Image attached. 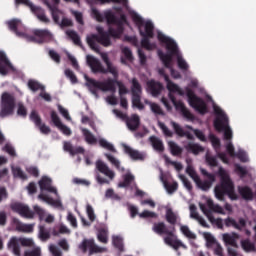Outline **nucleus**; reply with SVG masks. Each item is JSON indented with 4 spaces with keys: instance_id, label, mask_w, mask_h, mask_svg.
Listing matches in <instances>:
<instances>
[{
    "instance_id": "nucleus-1",
    "label": "nucleus",
    "mask_w": 256,
    "mask_h": 256,
    "mask_svg": "<svg viewBox=\"0 0 256 256\" xmlns=\"http://www.w3.org/2000/svg\"><path fill=\"white\" fill-rule=\"evenodd\" d=\"M105 19L107 25H116V28L110 26L108 31H105L103 28L98 27V34H90L86 37V43L89 45L90 49L96 53H99V45H97V43L103 45V47H110L111 37H113V39H121L123 31H125L123 27V25L127 23V16L125 14H121L120 18H117V16L109 10L105 12Z\"/></svg>"
},
{
    "instance_id": "nucleus-2",
    "label": "nucleus",
    "mask_w": 256,
    "mask_h": 256,
    "mask_svg": "<svg viewBox=\"0 0 256 256\" xmlns=\"http://www.w3.org/2000/svg\"><path fill=\"white\" fill-rule=\"evenodd\" d=\"M157 39L160 41V43H164V45H166L167 53H164L161 50L158 51V57L163 63L164 67H166V69H170L171 74L173 75V73H175V70L173 69V57H176L178 68L181 71H188L189 64L183 59V56H181L177 42L165 36V34L161 32H158Z\"/></svg>"
},
{
    "instance_id": "nucleus-3",
    "label": "nucleus",
    "mask_w": 256,
    "mask_h": 256,
    "mask_svg": "<svg viewBox=\"0 0 256 256\" xmlns=\"http://www.w3.org/2000/svg\"><path fill=\"white\" fill-rule=\"evenodd\" d=\"M218 175L220 176V184L216 185L214 188V193L216 198L219 201H223L225 199V195H228L230 199H237V194L235 193V184L229 177V174L223 167L218 169Z\"/></svg>"
},
{
    "instance_id": "nucleus-4",
    "label": "nucleus",
    "mask_w": 256,
    "mask_h": 256,
    "mask_svg": "<svg viewBox=\"0 0 256 256\" xmlns=\"http://www.w3.org/2000/svg\"><path fill=\"white\" fill-rule=\"evenodd\" d=\"M134 23L137 25L139 29V33L142 36L141 45L144 49H151V41L149 39H153L155 37V26L153 22L145 20L139 14H134L132 17Z\"/></svg>"
},
{
    "instance_id": "nucleus-5",
    "label": "nucleus",
    "mask_w": 256,
    "mask_h": 256,
    "mask_svg": "<svg viewBox=\"0 0 256 256\" xmlns=\"http://www.w3.org/2000/svg\"><path fill=\"white\" fill-rule=\"evenodd\" d=\"M214 113L216 115V119L214 120L216 131H218V133L224 131L225 141H231L233 139V131L231 127H229V117H227V114L219 107H214Z\"/></svg>"
},
{
    "instance_id": "nucleus-6",
    "label": "nucleus",
    "mask_w": 256,
    "mask_h": 256,
    "mask_svg": "<svg viewBox=\"0 0 256 256\" xmlns=\"http://www.w3.org/2000/svg\"><path fill=\"white\" fill-rule=\"evenodd\" d=\"M12 211L15 213H19L21 217H24L25 219H34L35 218V213L38 215L40 221H43L45 219V210L39 206H34V212L29 208V206L16 202L11 205Z\"/></svg>"
},
{
    "instance_id": "nucleus-7",
    "label": "nucleus",
    "mask_w": 256,
    "mask_h": 256,
    "mask_svg": "<svg viewBox=\"0 0 256 256\" xmlns=\"http://www.w3.org/2000/svg\"><path fill=\"white\" fill-rule=\"evenodd\" d=\"M16 105L17 99L15 98V94H11L9 92L2 93L0 102V117L4 119V117L13 115V113H15Z\"/></svg>"
},
{
    "instance_id": "nucleus-8",
    "label": "nucleus",
    "mask_w": 256,
    "mask_h": 256,
    "mask_svg": "<svg viewBox=\"0 0 256 256\" xmlns=\"http://www.w3.org/2000/svg\"><path fill=\"white\" fill-rule=\"evenodd\" d=\"M85 81H87L86 85L87 87H95V89H99L100 91L107 92L110 91L111 93H115L117 91V83L119 81L117 80V77L115 78H108L106 81L101 82L97 81L93 78H89V76L84 75Z\"/></svg>"
},
{
    "instance_id": "nucleus-9",
    "label": "nucleus",
    "mask_w": 256,
    "mask_h": 256,
    "mask_svg": "<svg viewBox=\"0 0 256 256\" xmlns=\"http://www.w3.org/2000/svg\"><path fill=\"white\" fill-rule=\"evenodd\" d=\"M186 97L188 98V103L192 109H195L200 115H205L207 113V103L201 97L195 95L193 89L186 87Z\"/></svg>"
},
{
    "instance_id": "nucleus-10",
    "label": "nucleus",
    "mask_w": 256,
    "mask_h": 256,
    "mask_svg": "<svg viewBox=\"0 0 256 256\" xmlns=\"http://www.w3.org/2000/svg\"><path fill=\"white\" fill-rule=\"evenodd\" d=\"M131 83L132 107H136V109L143 111V109H145V105L141 103V93H143L141 83H139V80H137V78H133Z\"/></svg>"
},
{
    "instance_id": "nucleus-11",
    "label": "nucleus",
    "mask_w": 256,
    "mask_h": 256,
    "mask_svg": "<svg viewBox=\"0 0 256 256\" xmlns=\"http://www.w3.org/2000/svg\"><path fill=\"white\" fill-rule=\"evenodd\" d=\"M32 43L43 45V43H51L53 41V34L47 29H35L33 30V36L28 37Z\"/></svg>"
},
{
    "instance_id": "nucleus-12",
    "label": "nucleus",
    "mask_w": 256,
    "mask_h": 256,
    "mask_svg": "<svg viewBox=\"0 0 256 256\" xmlns=\"http://www.w3.org/2000/svg\"><path fill=\"white\" fill-rule=\"evenodd\" d=\"M79 249L82 250V253H87V251H89V255L105 253V251H107V248H103L95 244V239H84L79 245Z\"/></svg>"
},
{
    "instance_id": "nucleus-13",
    "label": "nucleus",
    "mask_w": 256,
    "mask_h": 256,
    "mask_svg": "<svg viewBox=\"0 0 256 256\" xmlns=\"http://www.w3.org/2000/svg\"><path fill=\"white\" fill-rule=\"evenodd\" d=\"M168 97L170 101L173 103L176 111H180L184 119H187L188 121H194L195 116L193 115V113H191V111H189V109H187L183 101H177V98H175L174 94H168Z\"/></svg>"
},
{
    "instance_id": "nucleus-14",
    "label": "nucleus",
    "mask_w": 256,
    "mask_h": 256,
    "mask_svg": "<svg viewBox=\"0 0 256 256\" xmlns=\"http://www.w3.org/2000/svg\"><path fill=\"white\" fill-rule=\"evenodd\" d=\"M201 174L204 177H207L208 180L202 181L201 178H198V181H196L195 183L197 187H199V189H201L202 191H209L213 183H215V175L207 172V170L205 169H201Z\"/></svg>"
},
{
    "instance_id": "nucleus-15",
    "label": "nucleus",
    "mask_w": 256,
    "mask_h": 256,
    "mask_svg": "<svg viewBox=\"0 0 256 256\" xmlns=\"http://www.w3.org/2000/svg\"><path fill=\"white\" fill-rule=\"evenodd\" d=\"M86 61L87 64L90 66L92 73H101L102 75H107V73H109L107 68L103 67L101 61L95 58V56L87 55Z\"/></svg>"
},
{
    "instance_id": "nucleus-16",
    "label": "nucleus",
    "mask_w": 256,
    "mask_h": 256,
    "mask_svg": "<svg viewBox=\"0 0 256 256\" xmlns=\"http://www.w3.org/2000/svg\"><path fill=\"white\" fill-rule=\"evenodd\" d=\"M8 28L10 31L15 33L17 37H27L25 33V26H23V22L19 19H12L7 22Z\"/></svg>"
},
{
    "instance_id": "nucleus-17",
    "label": "nucleus",
    "mask_w": 256,
    "mask_h": 256,
    "mask_svg": "<svg viewBox=\"0 0 256 256\" xmlns=\"http://www.w3.org/2000/svg\"><path fill=\"white\" fill-rule=\"evenodd\" d=\"M96 169L99 171V173H102V175H105L110 179V181H113L115 179V172L111 169H109V166L105 164L102 160L96 161Z\"/></svg>"
},
{
    "instance_id": "nucleus-18",
    "label": "nucleus",
    "mask_w": 256,
    "mask_h": 256,
    "mask_svg": "<svg viewBox=\"0 0 256 256\" xmlns=\"http://www.w3.org/2000/svg\"><path fill=\"white\" fill-rule=\"evenodd\" d=\"M152 231L157 235H169V237H173L175 226L172 227V230L167 229V225L164 222L154 223Z\"/></svg>"
},
{
    "instance_id": "nucleus-19",
    "label": "nucleus",
    "mask_w": 256,
    "mask_h": 256,
    "mask_svg": "<svg viewBox=\"0 0 256 256\" xmlns=\"http://www.w3.org/2000/svg\"><path fill=\"white\" fill-rule=\"evenodd\" d=\"M7 249L15 256H21V243L19 242V237H11L7 243Z\"/></svg>"
},
{
    "instance_id": "nucleus-20",
    "label": "nucleus",
    "mask_w": 256,
    "mask_h": 256,
    "mask_svg": "<svg viewBox=\"0 0 256 256\" xmlns=\"http://www.w3.org/2000/svg\"><path fill=\"white\" fill-rule=\"evenodd\" d=\"M224 224L226 227H233L234 229H237L238 231H241V229H245L247 226V221H245L244 218H240L239 222L231 217H228L224 220Z\"/></svg>"
},
{
    "instance_id": "nucleus-21",
    "label": "nucleus",
    "mask_w": 256,
    "mask_h": 256,
    "mask_svg": "<svg viewBox=\"0 0 256 256\" xmlns=\"http://www.w3.org/2000/svg\"><path fill=\"white\" fill-rule=\"evenodd\" d=\"M126 125L129 131H137L141 127V118L137 114H132L126 119Z\"/></svg>"
},
{
    "instance_id": "nucleus-22",
    "label": "nucleus",
    "mask_w": 256,
    "mask_h": 256,
    "mask_svg": "<svg viewBox=\"0 0 256 256\" xmlns=\"http://www.w3.org/2000/svg\"><path fill=\"white\" fill-rule=\"evenodd\" d=\"M63 149L72 157H75V155H83V153H85L84 147H73V144H71V142H64Z\"/></svg>"
},
{
    "instance_id": "nucleus-23",
    "label": "nucleus",
    "mask_w": 256,
    "mask_h": 256,
    "mask_svg": "<svg viewBox=\"0 0 256 256\" xmlns=\"http://www.w3.org/2000/svg\"><path fill=\"white\" fill-rule=\"evenodd\" d=\"M101 57L107 66L106 70H108V73H111V75H113L115 78L119 77V71H117V67L113 66V63H111V60H109V55H107V53H102Z\"/></svg>"
},
{
    "instance_id": "nucleus-24",
    "label": "nucleus",
    "mask_w": 256,
    "mask_h": 256,
    "mask_svg": "<svg viewBox=\"0 0 256 256\" xmlns=\"http://www.w3.org/2000/svg\"><path fill=\"white\" fill-rule=\"evenodd\" d=\"M39 187L41 191H48L49 193H55L57 195V188L51 186V179L47 177H42L39 181Z\"/></svg>"
},
{
    "instance_id": "nucleus-25",
    "label": "nucleus",
    "mask_w": 256,
    "mask_h": 256,
    "mask_svg": "<svg viewBox=\"0 0 256 256\" xmlns=\"http://www.w3.org/2000/svg\"><path fill=\"white\" fill-rule=\"evenodd\" d=\"M237 239H239V234L237 233H225L223 234V241L226 245H230L231 247H234L235 249H238L239 245L237 244Z\"/></svg>"
},
{
    "instance_id": "nucleus-26",
    "label": "nucleus",
    "mask_w": 256,
    "mask_h": 256,
    "mask_svg": "<svg viewBox=\"0 0 256 256\" xmlns=\"http://www.w3.org/2000/svg\"><path fill=\"white\" fill-rule=\"evenodd\" d=\"M7 67H11V62L7 58L5 52L0 51V75H7Z\"/></svg>"
},
{
    "instance_id": "nucleus-27",
    "label": "nucleus",
    "mask_w": 256,
    "mask_h": 256,
    "mask_svg": "<svg viewBox=\"0 0 256 256\" xmlns=\"http://www.w3.org/2000/svg\"><path fill=\"white\" fill-rule=\"evenodd\" d=\"M44 4L46 5V7H48L51 15H52V19L54 21V23H56V25H59L60 21V15H61V10H59V8H57V6H53L51 5V3H49L47 0H44Z\"/></svg>"
},
{
    "instance_id": "nucleus-28",
    "label": "nucleus",
    "mask_w": 256,
    "mask_h": 256,
    "mask_svg": "<svg viewBox=\"0 0 256 256\" xmlns=\"http://www.w3.org/2000/svg\"><path fill=\"white\" fill-rule=\"evenodd\" d=\"M14 223L16 225V231L20 233H33L35 229V224H23L17 219H14Z\"/></svg>"
},
{
    "instance_id": "nucleus-29",
    "label": "nucleus",
    "mask_w": 256,
    "mask_h": 256,
    "mask_svg": "<svg viewBox=\"0 0 256 256\" xmlns=\"http://www.w3.org/2000/svg\"><path fill=\"white\" fill-rule=\"evenodd\" d=\"M149 141L155 151L158 153H163L165 151V146L163 145V140L157 136H150Z\"/></svg>"
},
{
    "instance_id": "nucleus-30",
    "label": "nucleus",
    "mask_w": 256,
    "mask_h": 256,
    "mask_svg": "<svg viewBox=\"0 0 256 256\" xmlns=\"http://www.w3.org/2000/svg\"><path fill=\"white\" fill-rule=\"evenodd\" d=\"M123 148L126 155H129V157H131L134 161H143V154H141L139 151L133 150V148L127 146V144H124Z\"/></svg>"
},
{
    "instance_id": "nucleus-31",
    "label": "nucleus",
    "mask_w": 256,
    "mask_h": 256,
    "mask_svg": "<svg viewBox=\"0 0 256 256\" xmlns=\"http://www.w3.org/2000/svg\"><path fill=\"white\" fill-rule=\"evenodd\" d=\"M148 88L150 89L153 97H157V95H161V91H163V84L156 82L155 80H151L148 82Z\"/></svg>"
},
{
    "instance_id": "nucleus-32",
    "label": "nucleus",
    "mask_w": 256,
    "mask_h": 256,
    "mask_svg": "<svg viewBox=\"0 0 256 256\" xmlns=\"http://www.w3.org/2000/svg\"><path fill=\"white\" fill-rule=\"evenodd\" d=\"M238 192L240 193L242 199H245L246 201H252L253 190L249 186L238 187Z\"/></svg>"
},
{
    "instance_id": "nucleus-33",
    "label": "nucleus",
    "mask_w": 256,
    "mask_h": 256,
    "mask_svg": "<svg viewBox=\"0 0 256 256\" xmlns=\"http://www.w3.org/2000/svg\"><path fill=\"white\" fill-rule=\"evenodd\" d=\"M185 149H186V151H188V153H193L194 155H199V153L204 151V149L202 148L201 145H199L197 143H192V142H189L185 146Z\"/></svg>"
},
{
    "instance_id": "nucleus-34",
    "label": "nucleus",
    "mask_w": 256,
    "mask_h": 256,
    "mask_svg": "<svg viewBox=\"0 0 256 256\" xmlns=\"http://www.w3.org/2000/svg\"><path fill=\"white\" fill-rule=\"evenodd\" d=\"M207 206L210 211L213 213H219L220 215H225V210H223V207H221L219 204H215L213 200L208 199L207 200Z\"/></svg>"
},
{
    "instance_id": "nucleus-35",
    "label": "nucleus",
    "mask_w": 256,
    "mask_h": 256,
    "mask_svg": "<svg viewBox=\"0 0 256 256\" xmlns=\"http://www.w3.org/2000/svg\"><path fill=\"white\" fill-rule=\"evenodd\" d=\"M83 136L85 137L86 143L88 145H96L97 143V138H95V135L89 131V129L83 128L82 129Z\"/></svg>"
},
{
    "instance_id": "nucleus-36",
    "label": "nucleus",
    "mask_w": 256,
    "mask_h": 256,
    "mask_svg": "<svg viewBox=\"0 0 256 256\" xmlns=\"http://www.w3.org/2000/svg\"><path fill=\"white\" fill-rule=\"evenodd\" d=\"M168 147L174 157H179L183 153V148L173 141L168 142Z\"/></svg>"
},
{
    "instance_id": "nucleus-37",
    "label": "nucleus",
    "mask_w": 256,
    "mask_h": 256,
    "mask_svg": "<svg viewBox=\"0 0 256 256\" xmlns=\"http://www.w3.org/2000/svg\"><path fill=\"white\" fill-rule=\"evenodd\" d=\"M97 239L100 243H109V231H107L105 228L99 229L97 233Z\"/></svg>"
},
{
    "instance_id": "nucleus-38",
    "label": "nucleus",
    "mask_w": 256,
    "mask_h": 256,
    "mask_svg": "<svg viewBox=\"0 0 256 256\" xmlns=\"http://www.w3.org/2000/svg\"><path fill=\"white\" fill-rule=\"evenodd\" d=\"M104 155L108 159L109 163H111V165H113L118 171H125V168H121V162L119 161V159L115 158V156L109 153H106Z\"/></svg>"
},
{
    "instance_id": "nucleus-39",
    "label": "nucleus",
    "mask_w": 256,
    "mask_h": 256,
    "mask_svg": "<svg viewBox=\"0 0 256 256\" xmlns=\"http://www.w3.org/2000/svg\"><path fill=\"white\" fill-rule=\"evenodd\" d=\"M164 79L167 83V89L170 91L169 95H173V93H177V91H179V86L171 82L167 74H164Z\"/></svg>"
},
{
    "instance_id": "nucleus-40",
    "label": "nucleus",
    "mask_w": 256,
    "mask_h": 256,
    "mask_svg": "<svg viewBox=\"0 0 256 256\" xmlns=\"http://www.w3.org/2000/svg\"><path fill=\"white\" fill-rule=\"evenodd\" d=\"M28 89H31L33 91V93L37 92V91H45V86L41 85V83H39L36 80H29L28 81Z\"/></svg>"
},
{
    "instance_id": "nucleus-41",
    "label": "nucleus",
    "mask_w": 256,
    "mask_h": 256,
    "mask_svg": "<svg viewBox=\"0 0 256 256\" xmlns=\"http://www.w3.org/2000/svg\"><path fill=\"white\" fill-rule=\"evenodd\" d=\"M166 221L170 225H177V214H175L171 208L166 211Z\"/></svg>"
},
{
    "instance_id": "nucleus-42",
    "label": "nucleus",
    "mask_w": 256,
    "mask_h": 256,
    "mask_svg": "<svg viewBox=\"0 0 256 256\" xmlns=\"http://www.w3.org/2000/svg\"><path fill=\"white\" fill-rule=\"evenodd\" d=\"M38 199H41L42 201H45L46 203H49L50 205H54L55 207H61V201L54 200L53 198H51L45 194H39Z\"/></svg>"
},
{
    "instance_id": "nucleus-43",
    "label": "nucleus",
    "mask_w": 256,
    "mask_h": 256,
    "mask_svg": "<svg viewBox=\"0 0 256 256\" xmlns=\"http://www.w3.org/2000/svg\"><path fill=\"white\" fill-rule=\"evenodd\" d=\"M112 243L113 246L120 251V253H123L125 251V248L123 246V238L120 236H113L112 237Z\"/></svg>"
},
{
    "instance_id": "nucleus-44",
    "label": "nucleus",
    "mask_w": 256,
    "mask_h": 256,
    "mask_svg": "<svg viewBox=\"0 0 256 256\" xmlns=\"http://www.w3.org/2000/svg\"><path fill=\"white\" fill-rule=\"evenodd\" d=\"M66 35L73 41L74 45H78V47H81V37H79V34L73 30H69L66 32Z\"/></svg>"
},
{
    "instance_id": "nucleus-45",
    "label": "nucleus",
    "mask_w": 256,
    "mask_h": 256,
    "mask_svg": "<svg viewBox=\"0 0 256 256\" xmlns=\"http://www.w3.org/2000/svg\"><path fill=\"white\" fill-rule=\"evenodd\" d=\"M38 237L41 241H48V239H51V234L45 229V226L40 225Z\"/></svg>"
},
{
    "instance_id": "nucleus-46",
    "label": "nucleus",
    "mask_w": 256,
    "mask_h": 256,
    "mask_svg": "<svg viewBox=\"0 0 256 256\" xmlns=\"http://www.w3.org/2000/svg\"><path fill=\"white\" fill-rule=\"evenodd\" d=\"M99 145L100 147H102L103 149H107V151H111L112 153H116L117 150L115 149V147L113 146V144L107 142V140L101 138L99 140Z\"/></svg>"
},
{
    "instance_id": "nucleus-47",
    "label": "nucleus",
    "mask_w": 256,
    "mask_h": 256,
    "mask_svg": "<svg viewBox=\"0 0 256 256\" xmlns=\"http://www.w3.org/2000/svg\"><path fill=\"white\" fill-rule=\"evenodd\" d=\"M180 231L188 239H197V235H195L193 232H191V230L189 229V226H186V225L181 226Z\"/></svg>"
},
{
    "instance_id": "nucleus-48",
    "label": "nucleus",
    "mask_w": 256,
    "mask_h": 256,
    "mask_svg": "<svg viewBox=\"0 0 256 256\" xmlns=\"http://www.w3.org/2000/svg\"><path fill=\"white\" fill-rule=\"evenodd\" d=\"M241 247L244 249L247 253L250 251H255V244L250 242L248 239L241 241Z\"/></svg>"
},
{
    "instance_id": "nucleus-49",
    "label": "nucleus",
    "mask_w": 256,
    "mask_h": 256,
    "mask_svg": "<svg viewBox=\"0 0 256 256\" xmlns=\"http://www.w3.org/2000/svg\"><path fill=\"white\" fill-rule=\"evenodd\" d=\"M186 173L187 175H189V177H191V179H193L194 183H196V181H199V175H197V172L195 171V168H193V166L188 165L186 168Z\"/></svg>"
},
{
    "instance_id": "nucleus-50",
    "label": "nucleus",
    "mask_w": 256,
    "mask_h": 256,
    "mask_svg": "<svg viewBox=\"0 0 256 256\" xmlns=\"http://www.w3.org/2000/svg\"><path fill=\"white\" fill-rule=\"evenodd\" d=\"M164 187L167 193L172 195V193H175V191L179 189V184L177 182H173L172 184H169L168 182H164Z\"/></svg>"
},
{
    "instance_id": "nucleus-51",
    "label": "nucleus",
    "mask_w": 256,
    "mask_h": 256,
    "mask_svg": "<svg viewBox=\"0 0 256 256\" xmlns=\"http://www.w3.org/2000/svg\"><path fill=\"white\" fill-rule=\"evenodd\" d=\"M141 219H157V213L149 211V210H144L140 214H138Z\"/></svg>"
},
{
    "instance_id": "nucleus-52",
    "label": "nucleus",
    "mask_w": 256,
    "mask_h": 256,
    "mask_svg": "<svg viewBox=\"0 0 256 256\" xmlns=\"http://www.w3.org/2000/svg\"><path fill=\"white\" fill-rule=\"evenodd\" d=\"M18 241L22 247H33L35 245V242L31 238L18 237Z\"/></svg>"
},
{
    "instance_id": "nucleus-53",
    "label": "nucleus",
    "mask_w": 256,
    "mask_h": 256,
    "mask_svg": "<svg viewBox=\"0 0 256 256\" xmlns=\"http://www.w3.org/2000/svg\"><path fill=\"white\" fill-rule=\"evenodd\" d=\"M30 120L36 125V127L41 126V116L37 111L33 110L30 114Z\"/></svg>"
},
{
    "instance_id": "nucleus-54",
    "label": "nucleus",
    "mask_w": 256,
    "mask_h": 256,
    "mask_svg": "<svg viewBox=\"0 0 256 256\" xmlns=\"http://www.w3.org/2000/svg\"><path fill=\"white\" fill-rule=\"evenodd\" d=\"M13 175L14 177H19V179H22V181H27V174H25V172H23V170L19 167L13 169Z\"/></svg>"
},
{
    "instance_id": "nucleus-55",
    "label": "nucleus",
    "mask_w": 256,
    "mask_h": 256,
    "mask_svg": "<svg viewBox=\"0 0 256 256\" xmlns=\"http://www.w3.org/2000/svg\"><path fill=\"white\" fill-rule=\"evenodd\" d=\"M171 125H172L176 135H178V137H185V130H183V128L179 124L172 121Z\"/></svg>"
},
{
    "instance_id": "nucleus-56",
    "label": "nucleus",
    "mask_w": 256,
    "mask_h": 256,
    "mask_svg": "<svg viewBox=\"0 0 256 256\" xmlns=\"http://www.w3.org/2000/svg\"><path fill=\"white\" fill-rule=\"evenodd\" d=\"M165 162L168 163L169 165H173V167L176 169V171H182L183 170V164L179 163V162H175L171 159H169V157L164 156Z\"/></svg>"
},
{
    "instance_id": "nucleus-57",
    "label": "nucleus",
    "mask_w": 256,
    "mask_h": 256,
    "mask_svg": "<svg viewBox=\"0 0 256 256\" xmlns=\"http://www.w3.org/2000/svg\"><path fill=\"white\" fill-rule=\"evenodd\" d=\"M204 239H206L207 247H211L217 243L215 237H213V235L209 232L204 233Z\"/></svg>"
},
{
    "instance_id": "nucleus-58",
    "label": "nucleus",
    "mask_w": 256,
    "mask_h": 256,
    "mask_svg": "<svg viewBox=\"0 0 256 256\" xmlns=\"http://www.w3.org/2000/svg\"><path fill=\"white\" fill-rule=\"evenodd\" d=\"M50 117H51V121L52 123H54L55 127H58L59 125H61L63 122H61V118H59V115H57V112L52 110L50 112Z\"/></svg>"
},
{
    "instance_id": "nucleus-59",
    "label": "nucleus",
    "mask_w": 256,
    "mask_h": 256,
    "mask_svg": "<svg viewBox=\"0 0 256 256\" xmlns=\"http://www.w3.org/2000/svg\"><path fill=\"white\" fill-rule=\"evenodd\" d=\"M17 115L18 117H23V119L27 117V108L23 103H18Z\"/></svg>"
},
{
    "instance_id": "nucleus-60",
    "label": "nucleus",
    "mask_w": 256,
    "mask_h": 256,
    "mask_svg": "<svg viewBox=\"0 0 256 256\" xmlns=\"http://www.w3.org/2000/svg\"><path fill=\"white\" fill-rule=\"evenodd\" d=\"M235 171H236L237 174L240 175L241 179H243V177H247V174L249 173L247 171V168H245V167H243V166H241L239 164H237L235 166Z\"/></svg>"
},
{
    "instance_id": "nucleus-61",
    "label": "nucleus",
    "mask_w": 256,
    "mask_h": 256,
    "mask_svg": "<svg viewBox=\"0 0 256 256\" xmlns=\"http://www.w3.org/2000/svg\"><path fill=\"white\" fill-rule=\"evenodd\" d=\"M24 256H41V248L34 247L32 250H26Z\"/></svg>"
},
{
    "instance_id": "nucleus-62",
    "label": "nucleus",
    "mask_w": 256,
    "mask_h": 256,
    "mask_svg": "<svg viewBox=\"0 0 256 256\" xmlns=\"http://www.w3.org/2000/svg\"><path fill=\"white\" fill-rule=\"evenodd\" d=\"M48 55L52 59V61H54L55 63L57 64L61 63V55L55 52V50H49Z\"/></svg>"
},
{
    "instance_id": "nucleus-63",
    "label": "nucleus",
    "mask_w": 256,
    "mask_h": 256,
    "mask_svg": "<svg viewBox=\"0 0 256 256\" xmlns=\"http://www.w3.org/2000/svg\"><path fill=\"white\" fill-rule=\"evenodd\" d=\"M65 76L70 79L71 83L75 84L78 82L77 76L71 69H66L65 70Z\"/></svg>"
},
{
    "instance_id": "nucleus-64",
    "label": "nucleus",
    "mask_w": 256,
    "mask_h": 256,
    "mask_svg": "<svg viewBox=\"0 0 256 256\" xmlns=\"http://www.w3.org/2000/svg\"><path fill=\"white\" fill-rule=\"evenodd\" d=\"M206 162L210 167H217V165H219V162H217V158L211 155H206Z\"/></svg>"
}]
</instances>
